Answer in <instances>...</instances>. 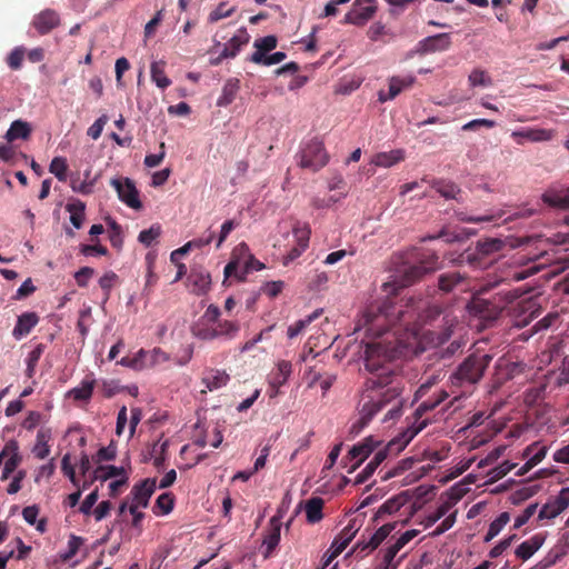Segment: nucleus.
Returning a JSON list of instances; mask_svg holds the SVG:
<instances>
[{"label": "nucleus", "instance_id": "a878e982", "mask_svg": "<svg viewBox=\"0 0 569 569\" xmlns=\"http://www.w3.org/2000/svg\"><path fill=\"white\" fill-rule=\"evenodd\" d=\"M545 539L546 537L541 533L532 536L530 539L521 542L517 547L515 551L516 556L523 561L530 559L533 556V553L541 548V546L545 542Z\"/></svg>", "mask_w": 569, "mask_h": 569}, {"label": "nucleus", "instance_id": "f704fd0d", "mask_svg": "<svg viewBox=\"0 0 569 569\" xmlns=\"http://www.w3.org/2000/svg\"><path fill=\"white\" fill-rule=\"evenodd\" d=\"M240 89L239 79H228L222 88L221 96L218 98L217 104L219 107H227L233 102L236 96Z\"/></svg>", "mask_w": 569, "mask_h": 569}, {"label": "nucleus", "instance_id": "e433bc0d", "mask_svg": "<svg viewBox=\"0 0 569 569\" xmlns=\"http://www.w3.org/2000/svg\"><path fill=\"white\" fill-rule=\"evenodd\" d=\"M357 531L358 528L356 527V521H350L348 526L343 528L340 535L335 538L331 548H336L338 552H342L353 539Z\"/></svg>", "mask_w": 569, "mask_h": 569}, {"label": "nucleus", "instance_id": "6e6d98bb", "mask_svg": "<svg viewBox=\"0 0 569 569\" xmlns=\"http://www.w3.org/2000/svg\"><path fill=\"white\" fill-rule=\"evenodd\" d=\"M234 11V7L227 8V2H220L216 9L209 13L208 21L211 23L218 22L223 18L230 17Z\"/></svg>", "mask_w": 569, "mask_h": 569}, {"label": "nucleus", "instance_id": "0e129e2a", "mask_svg": "<svg viewBox=\"0 0 569 569\" xmlns=\"http://www.w3.org/2000/svg\"><path fill=\"white\" fill-rule=\"evenodd\" d=\"M24 50L22 48L13 49L7 58V63L12 70H18L22 66Z\"/></svg>", "mask_w": 569, "mask_h": 569}, {"label": "nucleus", "instance_id": "dca6fc26", "mask_svg": "<svg viewBox=\"0 0 569 569\" xmlns=\"http://www.w3.org/2000/svg\"><path fill=\"white\" fill-rule=\"evenodd\" d=\"M568 506L569 487L562 488L557 497L545 503L539 511L538 518L540 520L553 519L558 517L561 512H563L568 508Z\"/></svg>", "mask_w": 569, "mask_h": 569}, {"label": "nucleus", "instance_id": "a18cd8bd", "mask_svg": "<svg viewBox=\"0 0 569 569\" xmlns=\"http://www.w3.org/2000/svg\"><path fill=\"white\" fill-rule=\"evenodd\" d=\"M510 516L508 512H501L489 526L487 535L485 536V541L489 542L496 536L500 533L503 527L509 522Z\"/></svg>", "mask_w": 569, "mask_h": 569}, {"label": "nucleus", "instance_id": "7c9ffc66", "mask_svg": "<svg viewBox=\"0 0 569 569\" xmlns=\"http://www.w3.org/2000/svg\"><path fill=\"white\" fill-rule=\"evenodd\" d=\"M94 386L96 380L93 378H86L81 381L80 386L68 391V397L76 401L88 402L92 397Z\"/></svg>", "mask_w": 569, "mask_h": 569}, {"label": "nucleus", "instance_id": "3c124183", "mask_svg": "<svg viewBox=\"0 0 569 569\" xmlns=\"http://www.w3.org/2000/svg\"><path fill=\"white\" fill-rule=\"evenodd\" d=\"M169 360V356L161 348H153L152 350H146V367L152 368L157 365L163 363Z\"/></svg>", "mask_w": 569, "mask_h": 569}, {"label": "nucleus", "instance_id": "aec40b11", "mask_svg": "<svg viewBox=\"0 0 569 569\" xmlns=\"http://www.w3.org/2000/svg\"><path fill=\"white\" fill-rule=\"evenodd\" d=\"M281 523L274 517L270 520V528L263 537L262 541V556L268 559L272 556L273 551L280 542Z\"/></svg>", "mask_w": 569, "mask_h": 569}, {"label": "nucleus", "instance_id": "e2e57ef3", "mask_svg": "<svg viewBox=\"0 0 569 569\" xmlns=\"http://www.w3.org/2000/svg\"><path fill=\"white\" fill-rule=\"evenodd\" d=\"M160 152L159 153H151V154H147L146 158H144V166L148 167V168H154V167H158L162 160L164 159L166 157V144L164 142H161L160 146Z\"/></svg>", "mask_w": 569, "mask_h": 569}, {"label": "nucleus", "instance_id": "72a5a7b5", "mask_svg": "<svg viewBox=\"0 0 569 569\" xmlns=\"http://www.w3.org/2000/svg\"><path fill=\"white\" fill-rule=\"evenodd\" d=\"M548 382L539 381L529 387L523 393V401L527 406H536L539 401H542L546 397Z\"/></svg>", "mask_w": 569, "mask_h": 569}, {"label": "nucleus", "instance_id": "cd10ccee", "mask_svg": "<svg viewBox=\"0 0 569 569\" xmlns=\"http://www.w3.org/2000/svg\"><path fill=\"white\" fill-rule=\"evenodd\" d=\"M230 376L224 370L209 369L204 372L201 381L209 391L227 386Z\"/></svg>", "mask_w": 569, "mask_h": 569}, {"label": "nucleus", "instance_id": "49530a36", "mask_svg": "<svg viewBox=\"0 0 569 569\" xmlns=\"http://www.w3.org/2000/svg\"><path fill=\"white\" fill-rule=\"evenodd\" d=\"M328 189L330 191H339V193L336 194L337 198H339V201L345 199L348 194L347 182L342 174L338 172L333 173L328 179Z\"/></svg>", "mask_w": 569, "mask_h": 569}, {"label": "nucleus", "instance_id": "37998d69", "mask_svg": "<svg viewBox=\"0 0 569 569\" xmlns=\"http://www.w3.org/2000/svg\"><path fill=\"white\" fill-rule=\"evenodd\" d=\"M46 346L43 343L37 345L28 355L26 359L27 368L26 376L28 378H32L36 372V367L38 365L39 359L43 355Z\"/></svg>", "mask_w": 569, "mask_h": 569}, {"label": "nucleus", "instance_id": "f03ea898", "mask_svg": "<svg viewBox=\"0 0 569 569\" xmlns=\"http://www.w3.org/2000/svg\"><path fill=\"white\" fill-rule=\"evenodd\" d=\"M441 313L439 306H427L421 299L410 298L406 305H396L389 300L371 305L362 315L359 326L366 328L368 336L379 337L397 325L418 335L420 328L436 320Z\"/></svg>", "mask_w": 569, "mask_h": 569}, {"label": "nucleus", "instance_id": "8fccbe9b", "mask_svg": "<svg viewBox=\"0 0 569 569\" xmlns=\"http://www.w3.org/2000/svg\"><path fill=\"white\" fill-rule=\"evenodd\" d=\"M68 163L62 157H54L49 166V171L56 176L59 181L67 180Z\"/></svg>", "mask_w": 569, "mask_h": 569}, {"label": "nucleus", "instance_id": "a211bd4d", "mask_svg": "<svg viewBox=\"0 0 569 569\" xmlns=\"http://www.w3.org/2000/svg\"><path fill=\"white\" fill-rule=\"evenodd\" d=\"M438 257L436 254L429 256L426 260L419 263L408 266L405 271V286L411 284L419 280L423 274L431 272L436 269Z\"/></svg>", "mask_w": 569, "mask_h": 569}, {"label": "nucleus", "instance_id": "423d86ee", "mask_svg": "<svg viewBox=\"0 0 569 569\" xmlns=\"http://www.w3.org/2000/svg\"><path fill=\"white\" fill-rule=\"evenodd\" d=\"M488 289V287L481 288L468 303V309L471 313L485 320H496L503 310V306L497 302L496 299L483 297Z\"/></svg>", "mask_w": 569, "mask_h": 569}, {"label": "nucleus", "instance_id": "20e7f679", "mask_svg": "<svg viewBox=\"0 0 569 569\" xmlns=\"http://www.w3.org/2000/svg\"><path fill=\"white\" fill-rule=\"evenodd\" d=\"M503 248V241L497 238H489L478 241L473 249L469 248L460 254V262H466L476 268L488 266L487 258L499 252Z\"/></svg>", "mask_w": 569, "mask_h": 569}, {"label": "nucleus", "instance_id": "bb28decb", "mask_svg": "<svg viewBox=\"0 0 569 569\" xmlns=\"http://www.w3.org/2000/svg\"><path fill=\"white\" fill-rule=\"evenodd\" d=\"M250 40V36L246 28H240L238 32L223 46L222 57L234 58L242 46Z\"/></svg>", "mask_w": 569, "mask_h": 569}, {"label": "nucleus", "instance_id": "6e6552de", "mask_svg": "<svg viewBox=\"0 0 569 569\" xmlns=\"http://www.w3.org/2000/svg\"><path fill=\"white\" fill-rule=\"evenodd\" d=\"M111 186L116 189L119 199L129 208L139 210L142 203L139 199V191L130 178H114Z\"/></svg>", "mask_w": 569, "mask_h": 569}, {"label": "nucleus", "instance_id": "7ed1b4c3", "mask_svg": "<svg viewBox=\"0 0 569 569\" xmlns=\"http://www.w3.org/2000/svg\"><path fill=\"white\" fill-rule=\"evenodd\" d=\"M492 356L488 353H471L456 368L449 377L451 393L460 391V396L472 392L481 381L489 367Z\"/></svg>", "mask_w": 569, "mask_h": 569}, {"label": "nucleus", "instance_id": "0eeeda50", "mask_svg": "<svg viewBox=\"0 0 569 569\" xmlns=\"http://www.w3.org/2000/svg\"><path fill=\"white\" fill-rule=\"evenodd\" d=\"M407 445V441L393 439L381 450H378L372 460L360 471L355 479V485L365 483L376 471V469L387 459L391 453L398 455Z\"/></svg>", "mask_w": 569, "mask_h": 569}, {"label": "nucleus", "instance_id": "774afa93", "mask_svg": "<svg viewBox=\"0 0 569 569\" xmlns=\"http://www.w3.org/2000/svg\"><path fill=\"white\" fill-rule=\"evenodd\" d=\"M538 503L529 505L523 512L515 520L513 528L519 529L528 522V520L536 513Z\"/></svg>", "mask_w": 569, "mask_h": 569}, {"label": "nucleus", "instance_id": "f8f14e48", "mask_svg": "<svg viewBox=\"0 0 569 569\" xmlns=\"http://www.w3.org/2000/svg\"><path fill=\"white\" fill-rule=\"evenodd\" d=\"M376 11V0H356L352 9L345 16L343 22L363 26L375 16Z\"/></svg>", "mask_w": 569, "mask_h": 569}, {"label": "nucleus", "instance_id": "c756f323", "mask_svg": "<svg viewBox=\"0 0 569 569\" xmlns=\"http://www.w3.org/2000/svg\"><path fill=\"white\" fill-rule=\"evenodd\" d=\"M292 371V365L290 361L280 360L277 363V369L271 373L270 377V387L276 391L282 387L288 378L290 377Z\"/></svg>", "mask_w": 569, "mask_h": 569}, {"label": "nucleus", "instance_id": "393cba45", "mask_svg": "<svg viewBox=\"0 0 569 569\" xmlns=\"http://www.w3.org/2000/svg\"><path fill=\"white\" fill-rule=\"evenodd\" d=\"M541 200L547 206L555 209H569V187L566 190L557 191L553 189H549L542 193Z\"/></svg>", "mask_w": 569, "mask_h": 569}, {"label": "nucleus", "instance_id": "c9c22d12", "mask_svg": "<svg viewBox=\"0 0 569 569\" xmlns=\"http://www.w3.org/2000/svg\"><path fill=\"white\" fill-rule=\"evenodd\" d=\"M323 499L320 497H312L306 502V516L309 523H317L323 518Z\"/></svg>", "mask_w": 569, "mask_h": 569}, {"label": "nucleus", "instance_id": "9b49d317", "mask_svg": "<svg viewBox=\"0 0 569 569\" xmlns=\"http://www.w3.org/2000/svg\"><path fill=\"white\" fill-rule=\"evenodd\" d=\"M391 401L392 400H388V398H383L379 395L377 399H370L369 401L365 402L360 411V418L351 426L350 433L353 436L359 435L361 430L371 421V419Z\"/></svg>", "mask_w": 569, "mask_h": 569}, {"label": "nucleus", "instance_id": "4d7b16f0", "mask_svg": "<svg viewBox=\"0 0 569 569\" xmlns=\"http://www.w3.org/2000/svg\"><path fill=\"white\" fill-rule=\"evenodd\" d=\"M161 234V227L153 224L149 229H144L139 233L138 240L146 247H150L152 242Z\"/></svg>", "mask_w": 569, "mask_h": 569}, {"label": "nucleus", "instance_id": "2f4dec72", "mask_svg": "<svg viewBox=\"0 0 569 569\" xmlns=\"http://www.w3.org/2000/svg\"><path fill=\"white\" fill-rule=\"evenodd\" d=\"M188 280L192 287V292L203 295L210 289L211 278L206 271L191 270Z\"/></svg>", "mask_w": 569, "mask_h": 569}, {"label": "nucleus", "instance_id": "b1692460", "mask_svg": "<svg viewBox=\"0 0 569 569\" xmlns=\"http://www.w3.org/2000/svg\"><path fill=\"white\" fill-rule=\"evenodd\" d=\"M556 134L552 129L542 128H526L519 131H513V138H522L531 142H545L550 141Z\"/></svg>", "mask_w": 569, "mask_h": 569}, {"label": "nucleus", "instance_id": "603ef678", "mask_svg": "<svg viewBox=\"0 0 569 569\" xmlns=\"http://www.w3.org/2000/svg\"><path fill=\"white\" fill-rule=\"evenodd\" d=\"M124 473L122 467L116 466H100L94 470V479L106 481L110 478H114Z\"/></svg>", "mask_w": 569, "mask_h": 569}, {"label": "nucleus", "instance_id": "69168bd1", "mask_svg": "<svg viewBox=\"0 0 569 569\" xmlns=\"http://www.w3.org/2000/svg\"><path fill=\"white\" fill-rule=\"evenodd\" d=\"M108 122V117L106 114H102L99 117L88 129L87 133L89 137H91L93 140H97L100 138L103 127Z\"/></svg>", "mask_w": 569, "mask_h": 569}, {"label": "nucleus", "instance_id": "052dcab7", "mask_svg": "<svg viewBox=\"0 0 569 569\" xmlns=\"http://www.w3.org/2000/svg\"><path fill=\"white\" fill-rule=\"evenodd\" d=\"M174 498L171 493L160 495L156 500V507L161 510L162 515H168L173 509Z\"/></svg>", "mask_w": 569, "mask_h": 569}, {"label": "nucleus", "instance_id": "5701e85b", "mask_svg": "<svg viewBox=\"0 0 569 569\" xmlns=\"http://www.w3.org/2000/svg\"><path fill=\"white\" fill-rule=\"evenodd\" d=\"M39 317L36 312H24L18 317L17 325L12 330V336L20 340L22 337L29 335L31 330L38 325Z\"/></svg>", "mask_w": 569, "mask_h": 569}, {"label": "nucleus", "instance_id": "680f3d73", "mask_svg": "<svg viewBox=\"0 0 569 569\" xmlns=\"http://www.w3.org/2000/svg\"><path fill=\"white\" fill-rule=\"evenodd\" d=\"M99 498L98 489L90 492L84 500L81 502L79 507V511L84 516H90L92 513V508L97 503Z\"/></svg>", "mask_w": 569, "mask_h": 569}, {"label": "nucleus", "instance_id": "58836bf2", "mask_svg": "<svg viewBox=\"0 0 569 569\" xmlns=\"http://www.w3.org/2000/svg\"><path fill=\"white\" fill-rule=\"evenodd\" d=\"M432 188L446 199L459 200V196L462 193L461 189L455 182L446 180H435Z\"/></svg>", "mask_w": 569, "mask_h": 569}, {"label": "nucleus", "instance_id": "39448f33", "mask_svg": "<svg viewBox=\"0 0 569 569\" xmlns=\"http://www.w3.org/2000/svg\"><path fill=\"white\" fill-rule=\"evenodd\" d=\"M329 162V154L326 151L323 142L319 139H311L299 153L298 164L301 168L310 169L313 172L319 171Z\"/></svg>", "mask_w": 569, "mask_h": 569}, {"label": "nucleus", "instance_id": "13d9d810", "mask_svg": "<svg viewBox=\"0 0 569 569\" xmlns=\"http://www.w3.org/2000/svg\"><path fill=\"white\" fill-rule=\"evenodd\" d=\"M469 82L472 87H489L492 84L491 78L481 69H475L471 71L469 74Z\"/></svg>", "mask_w": 569, "mask_h": 569}, {"label": "nucleus", "instance_id": "2eb2a0df", "mask_svg": "<svg viewBox=\"0 0 569 569\" xmlns=\"http://www.w3.org/2000/svg\"><path fill=\"white\" fill-rule=\"evenodd\" d=\"M438 286L443 292H451L455 289L465 291L471 288L469 277L466 272L461 271H448L441 273L438 277Z\"/></svg>", "mask_w": 569, "mask_h": 569}, {"label": "nucleus", "instance_id": "bf43d9fd", "mask_svg": "<svg viewBox=\"0 0 569 569\" xmlns=\"http://www.w3.org/2000/svg\"><path fill=\"white\" fill-rule=\"evenodd\" d=\"M398 76L396 77H392L390 78L389 80V90H388V93H386L383 90H380L378 92V100L381 102V103H385L389 100H392L395 99L399 93H400V90H399V87H398Z\"/></svg>", "mask_w": 569, "mask_h": 569}, {"label": "nucleus", "instance_id": "de8ad7c7", "mask_svg": "<svg viewBox=\"0 0 569 569\" xmlns=\"http://www.w3.org/2000/svg\"><path fill=\"white\" fill-rule=\"evenodd\" d=\"M123 367L131 368L133 370H143L146 367V350L140 349L132 357H123L119 362Z\"/></svg>", "mask_w": 569, "mask_h": 569}, {"label": "nucleus", "instance_id": "4468645a", "mask_svg": "<svg viewBox=\"0 0 569 569\" xmlns=\"http://www.w3.org/2000/svg\"><path fill=\"white\" fill-rule=\"evenodd\" d=\"M449 397V392L446 391V390H439L433 397L422 401L418 407L417 409L415 410V425H413V435H417L418 432H420L422 429H425L428 423H429V420L428 419H422V417L436 409L440 403H442L447 398Z\"/></svg>", "mask_w": 569, "mask_h": 569}, {"label": "nucleus", "instance_id": "ea45409f", "mask_svg": "<svg viewBox=\"0 0 569 569\" xmlns=\"http://www.w3.org/2000/svg\"><path fill=\"white\" fill-rule=\"evenodd\" d=\"M164 67V61H154L150 67L151 80L162 90L171 84V80L166 76Z\"/></svg>", "mask_w": 569, "mask_h": 569}, {"label": "nucleus", "instance_id": "c85d7f7f", "mask_svg": "<svg viewBox=\"0 0 569 569\" xmlns=\"http://www.w3.org/2000/svg\"><path fill=\"white\" fill-rule=\"evenodd\" d=\"M31 124L24 120L18 119L10 124V128L4 134V139L8 143H11L18 139L28 140L31 136Z\"/></svg>", "mask_w": 569, "mask_h": 569}, {"label": "nucleus", "instance_id": "864d4df0", "mask_svg": "<svg viewBox=\"0 0 569 569\" xmlns=\"http://www.w3.org/2000/svg\"><path fill=\"white\" fill-rule=\"evenodd\" d=\"M278 40L276 36H266L263 38H259L254 40L253 47L256 48L254 52H260V54H267L268 52L276 49Z\"/></svg>", "mask_w": 569, "mask_h": 569}, {"label": "nucleus", "instance_id": "09e8293b", "mask_svg": "<svg viewBox=\"0 0 569 569\" xmlns=\"http://www.w3.org/2000/svg\"><path fill=\"white\" fill-rule=\"evenodd\" d=\"M214 329L217 330L218 338L223 337L227 339H232L237 336L240 330V327L234 321H218Z\"/></svg>", "mask_w": 569, "mask_h": 569}, {"label": "nucleus", "instance_id": "4be33fe9", "mask_svg": "<svg viewBox=\"0 0 569 569\" xmlns=\"http://www.w3.org/2000/svg\"><path fill=\"white\" fill-rule=\"evenodd\" d=\"M60 23L59 14L51 9L41 11L33 18L32 26L40 34H47Z\"/></svg>", "mask_w": 569, "mask_h": 569}, {"label": "nucleus", "instance_id": "f257e3e1", "mask_svg": "<svg viewBox=\"0 0 569 569\" xmlns=\"http://www.w3.org/2000/svg\"><path fill=\"white\" fill-rule=\"evenodd\" d=\"M403 348L396 341L389 339V335L380 340L368 341L365 346L363 362L365 368L372 375L368 385L372 389H382L379 395L388 400H396L385 417V420L399 417L401 413L402 401L398 398L403 392L407 380L402 375L400 357Z\"/></svg>", "mask_w": 569, "mask_h": 569}, {"label": "nucleus", "instance_id": "5fc2aeb1", "mask_svg": "<svg viewBox=\"0 0 569 569\" xmlns=\"http://www.w3.org/2000/svg\"><path fill=\"white\" fill-rule=\"evenodd\" d=\"M83 542L84 540L81 537L71 535L68 541V550L60 555L61 560L66 562L72 559L77 555Z\"/></svg>", "mask_w": 569, "mask_h": 569}, {"label": "nucleus", "instance_id": "473e14b6", "mask_svg": "<svg viewBox=\"0 0 569 569\" xmlns=\"http://www.w3.org/2000/svg\"><path fill=\"white\" fill-rule=\"evenodd\" d=\"M51 439V430L49 428H41L37 433V441L32 452L38 459H44L50 453V447L48 445Z\"/></svg>", "mask_w": 569, "mask_h": 569}, {"label": "nucleus", "instance_id": "ddd939ff", "mask_svg": "<svg viewBox=\"0 0 569 569\" xmlns=\"http://www.w3.org/2000/svg\"><path fill=\"white\" fill-rule=\"evenodd\" d=\"M292 232L297 243L283 257L284 266H288L290 262L299 258L309 246L311 230L308 223L297 222L292 228Z\"/></svg>", "mask_w": 569, "mask_h": 569}, {"label": "nucleus", "instance_id": "412c9836", "mask_svg": "<svg viewBox=\"0 0 569 569\" xmlns=\"http://www.w3.org/2000/svg\"><path fill=\"white\" fill-rule=\"evenodd\" d=\"M379 443L373 437H367L363 441L355 445L349 450L348 456L350 459H357V462L350 468L349 472L355 471Z\"/></svg>", "mask_w": 569, "mask_h": 569}, {"label": "nucleus", "instance_id": "1a4fd4ad", "mask_svg": "<svg viewBox=\"0 0 569 569\" xmlns=\"http://www.w3.org/2000/svg\"><path fill=\"white\" fill-rule=\"evenodd\" d=\"M397 523H386L381 526L375 533L370 535L368 539L362 535L361 540H359L353 547V552L358 556L367 555L373 550H376L395 530Z\"/></svg>", "mask_w": 569, "mask_h": 569}, {"label": "nucleus", "instance_id": "79ce46f5", "mask_svg": "<svg viewBox=\"0 0 569 569\" xmlns=\"http://www.w3.org/2000/svg\"><path fill=\"white\" fill-rule=\"evenodd\" d=\"M286 57V53L281 51L272 54H260V52H253L249 60L256 64L272 66L282 62Z\"/></svg>", "mask_w": 569, "mask_h": 569}, {"label": "nucleus", "instance_id": "a19ab883", "mask_svg": "<svg viewBox=\"0 0 569 569\" xmlns=\"http://www.w3.org/2000/svg\"><path fill=\"white\" fill-rule=\"evenodd\" d=\"M66 208L70 212V221L72 226L76 229H80L84 220L86 204L78 200L76 202L68 203Z\"/></svg>", "mask_w": 569, "mask_h": 569}, {"label": "nucleus", "instance_id": "6ab92c4d", "mask_svg": "<svg viewBox=\"0 0 569 569\" xmlns=\"http://www.w3.org/2000/svg\"><path fill=\"white\" fill-rule=\"evenodd\" d=\"M418 52L421 54L436 51L448 50L451 46L450 33H438L425 38L419 42Z\"/></svg>", "mask_w": 569, "mask_h": 569}, {"label": "nucleus", "instance_id": "338daca9", "mask_svg": "<svg viewBox=\"0 0 569 569\" xmlns=\"http://www.w3.org/2000/svg\"><path fill=\"white\" fill-rule=\"evenodd\" d=\"M516 539H517V535H511L508 538L502 539L498 545H496L489 551V557L490 558H498L500 555H502L511 546V543Z\"/></svg>", "mask_w": 569, "mask_h": 569}, {"label": "nucleus", "instance_id": "c03bdc74", "mask_svg": "<svg viewBox=\"0 0 569 569\" xmlns=\"http://www.w3.org/2000/svg\"><path fill=\"white\" fill-rule=\"evenodd\" d=\"M547 451L548 448L546 446H541L539 442H533L525 449L523 457L528 458L535 466H537L545 459Z\"/></svg>", "mask_w": 569, "mask_h": 569}, {"label": "nucleus", "instance_id": "9d476101", "mask_svg": "<svg viewBox=\"0 0 569 569\" xmlns=\"http://www.w3.org/2000/svg\"><path fill=\"white\" fill-rule=\"evenodd\" d=\"M391 401L392 400H388V398H383L379 395L377 399H370L369 401L365 402L360 411V418L351 426L350 433L353 436L359 435L361 430L371 421V419Z\"/></svg>", "mask_w": 569, "mask_h": 569}, {"label": "nucleus", "instance_id": "f3484780", "mask_svg": "<svg viewBox=\"0 0 569 569\" xmlns=\"http://www.w3.org/2000/svg\"><path fill=\"white\" fill-rule=\"evenodd\" d=\"M157 488L156 478H147L139 483H136L130 492L131 503L137 507L147 508L151 496L154 493Z\"/></svg>", "mask_w": 569, "mask_h": 569}, {"label": "nucleus", "instance_id": "4c0bfd02", "mask_svg": "<svg viewBox=\"0 0 569 569\" xmlns=\"http://www.w3.org/2000/svg\"><path fill=\"white\" fill-rule=\"evenodd\" d=\"M403 159L405 154L402 150H391L389 152L377 153L372 159V163L377 167L390 168Z\"/></svg>", "mask_w": 569, "mask_h": 569}]
</instances>
